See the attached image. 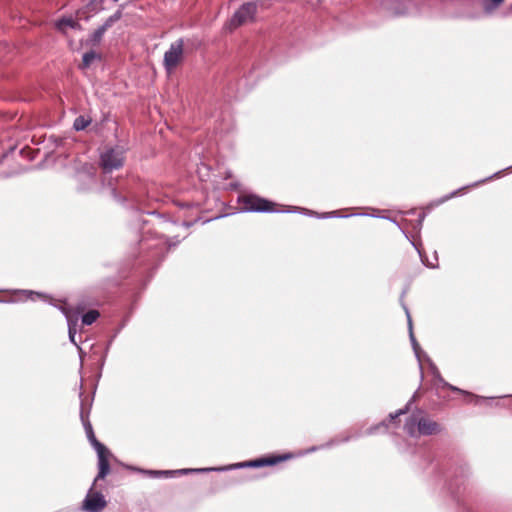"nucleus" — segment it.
<instances>
[{
    "label": "nucleus",
    "mask_w": 512,
    "mask_h": 512,
    "mask_svg": "<svg viewBox=\"0 0 512 512\" xmlns=\"http://www.w3.org/2000/svg\"><path fill=\"white\" fill-rule=\"evenodd\" d=\"M439 431L440 426L437 422L420 416V422H418L419 435H432L438 433Z\"/></svg>",
    "instance_id": "0eeeda50"
},
{
    "label": "nucleus",
    "mask_w": 512,
    "mask_h": 512,
    "mask_svg": "<svg viewBox=\"0 0 512 512\" xmlns=\"http://www.w3.org/2000/svg\"><path fill=\"white\" fill-rule=\"evenodd\" d=\"M106 507V500L100 492H94L91 487L87 493L82 508L86 512H100Z\"/></svg>",
    "instance_id": "423d86ee"
},
{
    "label": "nucleus",
    "mask_w": 512,
    "mask_h": 512,
    "mask_svg": "<svg viewBox=\"0 0 512 512\" xmlns=\"http://www.w3.org/2000/svg\"><path fill=\"white\" fill-rule=\"evenodd\" d=\"M275 463H276V460H274V459H260V460H255V461L249 462L246 465L252 466V467H260L263 465H272ZM244 465L245 464H240L239 466H244Z\"/></svg>",
    "instance_id": "4468645a"
},
{
    "label": "nucleus",
    "mask_w": 512,
    "mask_h": 512,
    "mask_svg": "<svg viewBox=\"0 0 512 512\" xmlns=\"http://www.w3.org/2000/svg\"><path fill=\"white\" fill-rule=\"evenodd\" d=\"M495 6H498L500 3L503 2V0H491Z\"/></svg>",
    "instance_id": "393cba45"
},
{
    "label": "nucleus",
    "mask_w": 512,
    "mask_h": 512,
    "mask_svg": "<svg viewBox=\"0 0 512 512\" xmlns=\"http://www.w3.org/2000/svg\"><path fill=\"white\" fill-rule=\"evenodd\" d=\"M184 51V40L182 38L171 43L164 54L163 64L168 73H171L182 61Z\"/></svg>",
    "instance_id": "20e7f679"
},
{
    "label": "nucleus",
    "mask_w": 512,
    "mask_h": 512,
    "mask_svg": "<svg viewBox=\"0 0 512 512\" xmlns=\"http://www.w3.org/2000/svg\"><path fill=\"white\" fill-rule=\"evenodd\" d=\"M124 163V149L114 147L106 149L100 156V164L105 172L119 169Z\"/></svg>",
    "instance_id": "7ed1b4c3"
},
{
    "label": "nucleus",
    "mask_w": 512,
    "mask_h": 512,
    "mask_svg": "<svg viewBox=\"0 0 512 512\" xmlns=\"http://www.w3.org/2000/svg\"><path fill=\"white\" fill-rule=\"evenodd\" d=\"M430 366H431V371H432L433 376L435 378H437L440 382L444 383V380L441 378L440 373H439L437 367L434 364H432V363H431Z\"/></svg>",
    "instance_id": "aec40b11"
},
{
    "label": "nucleus",
    "mask_w": 512,
    "mask_h": 512,
    "mask_svg": "<svg viewBox=\"0 0 512 512\" xmlns=\"http://www.w3.org/2000/svg\"><path fill=\"white\" fill-rule=\"evenodd\" d=\"M121 18V12H116L112 16H110L103 24V26L108 29L112 26V24L116 21H118Z\"/></svg>",
    "instance_id": "f3484780"
},
{
    "label": "nucleus",
    "mask_w": 512,
    "mask_h": 512,
    "mask_svg": "<svg viewBox=\"0 0 512 512\" xmlns=\"http://www.w3.org/2000/svg\"><path fill=\"white\" fill-rule=\"evenodd\" d=\"M256 12L257 5L255 3H244L232 16L229 22L230 29H235L252 21Z\"/></svg>",
    "instance_id": "39448f33"
},
{
    "label": "nucleus",
    "mask_w": 512,
    "mask_h": 512,
    "mask_svg": "<svg viewBox=\"0 0 512 512\" xmlns=\"http://www.w3.org/2000/svg\"><path fill=\"white\" fill-rule=\"evenodd\" d=\"M385 427H386V423H385V422H382V423H380L379 425H377V426H374V427L370 428V429H369V431H368V433H369V434L375 433L378 429H380V428H385Z\"/></svg>",
    "instance_id": "412c9836"
},
{
    "label": "nucleus",
    "mask_w": 512,
    "mask_h": 512,
    "mask_svg": "<svg viewBox=\"0 0 512 512\" xmlns=\"http://www.w3.org/2000/svg\"><path fill=\"white\" fill-rule=\"evenodd\" d=\"M98 317L99 312L97 310H90L82 316V323L84 325H91L97 320Z\"/></svg>",
    "instance_id": "ddd939ff"
},
{
    "label": "nucleus",
    "mask_w": 512,
    "mask_h": 512,
    "mask_svg": "<svg viewBox=\"0 0 512 512\" xmlns=\"http://www.w3.org/2000/svg\"><path fill=\"white\" fill-rule=\"evenodd\" d=\"M398 15L405 14V12H397Z\"/></svg>",
    "instance_id": "bb28decb"
},
{
    "label": "nucleus",
    "mask_w": 512,
    "mask_h": 512,
    "mask_svg": "<svg viewBox=\"0 0 512 512\" xmlns=\"http://www.w3.org/2000/svg\"><path fill=\"white\" fill-rule=\"evenodd\" d=\"M89 124V121H87L84 117L80 116L77 117L74 121L73 127L75 130L80 131L85 129Z\"/></svg>",
    "instance_id": "2eb2a0df"
},
{
    "label": "nucleus",
    "mask_w": 512,
    "mask_h": 512,
    "mask_svg": "<svg viewBox=\"0 0 512 512\" xmlns=\"http://www.w3.org/2000/svg\"><path fill=\"white\" fill-rule=\"evenodd\" d=\"M106 30L107 29L103 25H101L99 28H97L94 31V33L92 34V41L93 42H99L102 39V37H103L104 33L106 32Z\"/></svg>",
    "instance_id": "dca6fc26"
},
{
    "label": "nucleus",
    "mask_w": 512,
    "mask_h": 512,
    "mask_svg": "<svg viewBox=\"0 0 512 512\" xmlns=\"http://www.w3.org/2000/svg\"><path fill=\"white\" fill-rule=\"evenodd\" d=\"M405 311H406V315H407V318H408V325H409V330H410V340H411L414 352L416 354V357L420 361V347H419V345H418V343H417V341L415 339V336L413 334V331H412V320H411V317H410L408 309H405Z\"/></svg>",
    "instance_id": "9b49d317"
},
{
    "label": "nucleus",
    "mask_w": 512,
    "mask_h": 512,
    "mask_svg": "<svg viewBox=\"0 0 512 512\" xmlns=\"http://www.w3.org/2000/svg\"><path fill=\"white\" fill-rule=\"evenodd\" d=\"M22 292H23V293H25V294H29V295L36 294V295H37V296H39V297H40V296H42L41 294H39V293H34L33 291L23 290Z\"/></svg>",
    "instance_id": "5701e85b"
},
{
    "label": "nucleus",
    "mask_w": 512,
    "mask_h": 512,
    "mask_svg": "<svg viewBox=\"0 0 512 512\" xmlns=\"http://www.w3.org/2000/svg\"><path fill=\"white\" fill-rule=\"evenodd\" d=\"M213 470L212 468H202V469H182V470H179L178 472L181 473V474H187V473H190V472H206V471H211Z\"/></svg>",
    "instance_id": "a211bd4d"
},
{
    "label": "nucleus",
    "mask_w": 512,
    "mask_h": 512,
    "mask_svg": "<svg viewBox=\"0 0 512 512\" xmlns=\"http://www.w3.org/2000/svg\"><path fill=\"white\" fill-rule=\"evenodd\" d=\"M99 58V55L94 52V51H89V52H86L84 55H83V58H82V63L80 65V68L81 69H87L94 60L98 59Z\"/></svg>",
    "instance_id": "f8f14e48"
},
{
    "label": "nucleus",
    "mask_w": 512,
    "mask_h": 512,
    "mask_svg": "<svg viewBox=\"0 0 512 512\" xmlns=\"http://www.w3.org/2000/svg\"><path fill=\"white\" fill-rule=\"evenodd\" d=\"M238 201L244 212H276L275 203L254 194L242 195Z\"/></svg>",
    "instance_id": "f03ea898"
},
{
    "label": "nucleus",
    "mask_w": 512,
    "mask_h": 512,
    "mask_svg": "<svg viewBox=\"0 0 512 512\" xmlns=\"http://www.w3.org/2000/svg\"><path fill=\"white\" fill-rule=\"evenodd\" d=\"M409 405V403L407 404ZM408 406H406L404 409H399L395 414H390V419L394 420L395 418L399 417L400 415L406 414L408 412Z\"/></svg>",
    "instance_id": "6ab92c4d"
},
{
    "label": "nucleus",
    "mask_w": 512,
    "mask_h": 512,
    "mask_svg": "<svg viewBox=\"0 0 512 512\" xmlns=\"http://www.w3.org/2000/svg\"><path fill=\"white\" fill-rule=\"evenodd\" d=\"M444 385L448 386L451 390H454V391H461L460 389H458L457 387H454L452 385H449L447 383H444Z\"/></svg>",
    "instance_id": "b1692460"
},
{
    "label": "nucleus",
    "mask_w": 512,
    "mask_h": 512,
    "mask_svg": "<svg viewBox=\"0 0 512 512\" xmlns=\"http://www.w3.org/2000/svg\"><path fill=\"white\" fill-rule=\"evenodd\" d=\"M80 416H81V420H82L87 438H88L89 442L92 444V446L94 447V449L96 450L97 456H98L99 472H98L97 477L94 480V483H95L99 479H104L110 472V466H109V461H108L109 451L102 443H100L96 439L92 425H91L90 421L88 420V416L85 414L83 409L81 410Z\"/></svg>",
    "instance_id": "f257e3e1"
},
{
    "label": "nucleus",
    "mask_w": 512,
    "mask_h": 512,
    "mask_svg": "<svg viewBox=\"0 0 512 512\" xmlns=\"http://www.w3.org/2000/svg\"><path fill=\"white\" fill-rule=\"evenodd\" d=\"M56 28L62 33H66L68 29H78L80 24L73 18H62L56 22Z\"/></svg>",
    "instance_id": "1a4fd4ad"
},
{
    "label": "nucleus",
    "mask_w": 512,
    "mask_h": 512,
    "mask_svg": "<svg viewBox=\"0 0 512 512\" xmlns=\"http://www.w3.org/2000/svg\"><path fill=\"white\" fill-rule=\"evenodd\" d=\"M149 473L155 474V475H159V474L168 475V474H171L172 472L171 471H149Z\"/></svg>",
    "instance_id": "4be33fe9"
},
{
    "label": "nucleus",
    "mask_w": 512,
    "mask_h": 512,
    "mask_svg": "<svg viewBox=\"0 0 512 512\" xmlns=\"http://www.w3.org/2000/svg\"><path fill=\"white\" fill-rule=\"evenodd\" d=\"M335 216H336V212H331V213L325 214V217H335Z\"/></svg>",
    "instance_id": "a878e982"
},
{
    "label": "nucleus",
    "mask_w": 512,
    "mask_h": 512,
    "mask_svg": "<svg viewBox=\"0 0 512 512\" xmlns=\"http://www.w3.org/2000/svg\"><path fill=\"white\" fill-rule=\"evenodd\" d=\"M62 312L65 314L68 322V330H69V339L70 341L76 345L75 335H76V325L77 319L73 320L72 317L68 314L65 308H62Z\"/></svg>",
    "instance_id": "9d476101"
},
{
    "label": "nucleus",
    "mask_w": 512,
    "mask_h": 512,
    "mask_svg": "<svg viewBox=\"0 0 512 512\" xmlns=\"http://www.w3.org/2000/svg\"><path fill=\"white\" fill-rule=\"evenodd\" d=\"M418 422H420V414H412L406 420L404 429L412 437L418 434Z\"/></svg>",
    "instance_id": "6e6552de"
}]
</instances>
